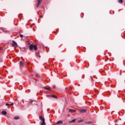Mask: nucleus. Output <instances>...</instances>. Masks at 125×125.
<instances>
[{
  "mask_svg": "<svg viewBox=\"0 0 125 125\" xmlns=\"http://www.w3.org/2000/svg\"><path fill=\"white\" fill-rule=\"evenodd\" d=\"M33 49H34V50H37L38 49V47H37V45L33 44L30 45L29 50L30 51H33Z\"/></svg>",
  "mask_w": 125,
  "mask_h": 125,
  "instance_id": "obj_1",
  "label": "nucleus"
},
{
  "mask_svg": "<svg viewBox=\"0 0 125 125\" xmlns=\"http://www.w3.org/2000/svg\"><path fill=\"white\" fill-rule=\"evenodd\" d=\"M39 119L41 121H42V123H41V125H45L46 124L45 123V120L44 118H42V117L40 116Z\"/></svg>",
  "mask_w": 125,
  "mask_h": 125,
  "instance_id": "obj_2",
  "label": "nucleus"
},
{
  "mask_svg": "<svg viewBox=\"0 0 125 125\" xmlns=\"http://www.w3.org/2000/svg\"><path fill=\"white\" fill-rule=\"evenodd\" d=\"M63 124V121L60 120L57 122L56 125H62Z\"/></svg>",
  "mask_w": 125,
  "mask_h": 125,
  "instance_id": "obj_3",
  "label": "nucleus"
},
{
  "mask_svg": "<svg viewBox=\"0 0 125 125\" xmlns=\"http://www.w3.org/2000/svg\"><path fill=\"white\" fill-rule=\"evenodd\" d=\"M20 67H23L24 66V62L22 61L20 62Z\"/></svg>",
  "mask_w": 125,
  "mask_h": 125,
  "instance_id": "obj_4",
  "label": "nucleus"
},
{
  "mask_svg": "<svg viewBox=\"0 0 125 125\" xmlns=\"http://www.w3.org/2000/svg\"><path fill=\"white\" fill-rule=\"evenodd\" d=\"M86 112V110L84 109H83L80 110V113H85Z\"/></svg>",
  "mask_w": 125,
  "mask_h": 125,
  "instance_id": "obj_5",
  "label": "nucleus"
},
{
  "mask_svg": "<svg viewBox=\"0 0 125 125\" xmlns=\"http://www.w3.org/2000/svg\"><path fill=\"white\" fill-rule=\"evenodd\" d=\"M85 124H86V125H91V124H93V122H86L85 123Z\"/></svg>",
  "mask_w": 125,
  "mask_h": 125,
  "instance_id": "obj_6",
  "label": "nucleus"
},
{
  "mask_svg": "<svg viewBox=\"0 0 125 125\" xmlns=\"http://www.w3.org/2000/svg\"><path fill=\"white\" fill-rule=\"evenodd\" d=\"M12 45L13 46H17V43H16V42L15 41H13Z\"/></svg>",
  "mask_w": 125,
  "mask_h": 125,
  "instance_id": "obj_7",
  "label": "nucleus"
},
{
  "mask_svg": "<svg viewBox=\"0 0 125 125\" xmlns=\"http://www.w3.org/2000/svg\"><path fill=\"white\" fill-rule=\"evenodd\" d=\"M47 97H53V98H56V96L54 95H46Z\"/></svg>",
  "mask_w": 125,
  "mask_h": 125,
  "instance_id": "obj_8",
  "label": "nucleus"
},
{
  "mask_svg": "<svg viewBox=\"0 0 125 125\" xmlns=\"http://www.w3.org/2000/svg\"><path fill=\"white\" fill-rule=\"evenodd\" d=\"M1 114H2L3 115H6L7 114V112H6V111L3 110L1 112Z\"/></svg>",
  "mask_w": 125,
  "mask_h": 125,
  "instance_id": "obj_9",
  "label": "nucleus"
},
{
  "mask_svg": "<svg viewBox=\"0 0 125 125\" xmlns=\"http://www.w3.org/2000/svg\"><path fill=\"white\" fill-rule=\"evenodd\" d=\"M43 88L44 89H46V90H51V89H50L49 88H47L46 87H43Z\"/></svg>",
  "mask_w": 125,
  "mask_h": 125,
  "instance_id": "obj_10",
  "label": "nucleus"
},
{
  "mask_svg": "<svg viewBox=\"0 0 125 125\" xmlns=\"http://www.w3.org/2000/svg\"><path fill=\"white\" fill-rule=\"evenodd\" d=\"M15 120H19V116H16L14 117Z\"/></svg>",
  "mask_w": 125,
  "mask_h": 125,
  "instance_id": "obj_11",
  "label": "nucleus"
},
{
  "mask_svg": "<svg viewBox=\"0 0 125 125\" xmlns=\"http://www.w3.org/2000/svg\"><path fill=\"white\" fill-rule=\"evenodd\" d=\"M76 122V119H73L70 122V123H74Z\"/></svg>",
  "mask_w": 125,
  "mask_h": 125,
  "instance_id": "obj_12",
  "label": "nucleus"
},
{
  "mask_svg": "<svg viewBox=\"0 0 125 125\" xmlns=\"http://www.w3.org/2000/svg\"><path fill=\"white\" fill-rule=\"evenodd\" d=\"M119 3H122L123 2V0H118Z\"/></svg>",
  "mask_w": 125,
  "mask_h": 125,
  "instance_id": "obj_13",
  "label": "nucleus"
},
{
  "mask_svg": "<svg viewBox=\"0 0 125 125\" xmlns=\"http://www.w3.org/2000/svg\"><path fill=\"white\" fill-rule=\"evenodd\" d=\"M36 55L37 56H38V57H39V58L41 57V56H40V55H39L38 53H36Z\"/></svg>",
  "mask_w": 125,
  "mask_h": 125,
  "instance_id": "obj_14",
  "label": "nucleus"
},
{
  "mask_svg": "<svg viewBox=\"0 0 125 125\" xmlns=\"http://www.w3.org/2000/svg\"><path fill=\"white\" fill-rule=\"evenodd\" d=\"M3 32L4 33H9V32L7 31H6V30H3Z\"/></svg>",
  "mask_w": 125,
  "mask_h": 125,
  "instance_id": "obj_15",
  "label": "nucleus"
},
{
  "mask_svg": "<svg viewBox=\"0 0 125 125\" xmlns=\"http://www.w3.org/2000/svg\"><path fill=\"white\" fill-rule=\"evenodd\" d=\"M39 5H40V3L38 2L36 5L37 7H39Z\"/></svg>",
  "mask_w": 125,
  "mask_h": 125,
  "instance_id": "obj_16",
  "label": "nucleus"
},
{
  "mask_svg": "<svg viewBox=\"0 0 125 125\" xmlns=\"http://www.w3.org/2000/svg\"><path fill=\"white\" fill-rule=\"evenodd\" d=\"M83 120H78L79 123H82V122H83Z\"/></svg>",
  "mask_w": 125,
  "mask_h": 125,
  "instance_id": "obj_17",
  "label": "nucleus"
},
{
  "mask_svg": "<svg viewBox=\"0 0 125 125\" xmlns=\"http://www.w3.org/2000/svg\"><path fill=\"white\" fill-rule=\"evenodd\" d=\"M23 37H24V36L23 35H22V34L20 35V37L21 38H23Z\"/></svg>",
  "mask_w": 125,
  "mask_h": 125,
  "instance_id": "obj_18",
  "label": "nucleus"
},
{
  "mask_svg": "<svg viewBox=\"0 0 125 125\" xmlns=\"http://www.w3.org/2000/svg\"><path fill=\"white\" fill-rule=\"evenodd\" d=\"M42 1V0H38V2L40 3Z\"/></svg>",
  "mask_w": 125,
  "mask_h": 125,
  "instance_id": "obj_19",
  "label": "nucleus"
},
{
  "mask_svg": "<svg viewBox=\"0 0 125 125\" xmlns=\"http://www.w3.org/2000/svg\"><path fill=\"white\" fill-rule=\"evenodd\" d=\"M6 106H10V104H6Z\"/></svg>",
  "mask_w": 125,
  "mask_h": 125,
  "instance_id": "obj_20",
  "label": "nucleus"
},
{
  "mask_svg": "<svg viewBox=\"0 0 125 125\" xmlns=\"http://www.w3.org/2000/svg\"><path fill=\"white\" fill-rule=\"evenodd\" d=\"M69 112H73V109H69Z\"/></svg>",
  "mask_w": 125,
  "mask_h": 125,
  "instance_id": "obj_21",
  "label": "nucleus"
},
{
  "mask_svg": "<svg viewBox=\"0 0 125 125\" xmlns=\"http://www.w3.org/2000/svg\"><path fill=\"white\" fill-rule=\"evenodd\" d=\"M119 121V120L117 119L115 121V123H117Z\"/></svg>",
  "mask_w": 125,
  "mask_h": 125,
  "instance_id": "obj_22",
  "label": "nucleus"
},
{
  "mask_svg": "<svg viewBox=\"0 0 125 125\" xmlns=\"http://www.w3.org/2000/svg\"><path fill=\"white\" fill-rule=\"evenodd\" d=\"M13 105V103H12L11 104H10V106H12Z\"/></svg>",
  "mask_w": 125,
  "mask_h": 125,
  "instance_id": "obj_23",
  "label": "nucleus"
},
{
  "mask_svg": "<svg viewBox=\"0 0 125 125\" xmlns=\"http://www.w3.org/2000/svg\"><path fill=\"white\" fill-rule=\"evenodd\" d=\"M1 49H2V48L0 47V51L1 50Z\"/></svg>",
  "mask_w": 125,
  "mask_h": 125,
  "instance_id": "obj_24",
  "label": "nucleus"
},
{
  "mask_svg": "<svg viewBox=\"0 0 125 125\" xmlns=\"http://www.w3.org/2000/svg\"><path fill=\"white\" fill-rule=\"evenodd\" d=\"M31 103H33V101H31Z\"/></svg>",
  "mask_w": 125,
  "mask_h": 125,
  "instance_id": "obj_25",
  "label": "nucleus"
},
{
  "mask_svg": "<svg viewBox=\"0 0 125 125\" xmlns=\"http://www.w3.org/2000/svg\"><path fill=\"white\" fill-rule=\"evenodd\" d=\"M35 82H36V80H35Z\"/></svg>",
  "mask_w": 125,
  "mask_h": 125,
  "instance_id": "obj_26",
  "label": "nucleus"
}]
</instances>
